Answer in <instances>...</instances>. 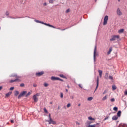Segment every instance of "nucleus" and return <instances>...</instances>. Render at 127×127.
I'll return each instance as SVG.
<instances>
[{
    "instance_id": "f257e3e1",
    "label": "nucleus",
    "mask_w": 127,
    "mask_h": 127,
    "mask_svg": "<svg viewBox=\"0 0 127 127\" xmlns=\"http://www.w3.org/2000/svg\"><path fill=\"white\" fill-rule=\"evenodd\" d=\"M35 22H37V23H41L42 24H44V25H46V26H49V27H52V28H56L55 27L53 26V25H51L49 24H47L46 23H44L42 21H40L38 20H35Z\"/></svg>"
},
{
    "instance_id": "f03ea898",
    "label": "nucleus",
    "mask_w": 127,
    "mask_h": 127,
    "mask_svg": "<svg viewBox=\"0 0 127 127\" xmlns=\"http://www.w3.org/2000/svg\"><path fill=\"white\" fill-rule=\"evenodd\" d=\"M49 120H46V122H48L49 125H50V124H52L53 125H56V122L53 121L52 119H51L50 113L49 114Z\"/></svg>"
},
{
    "instance_id": "7ed1b4c3",
    "label": "nucleus",
    "mask_w": 127,
    "mask_h": 127,
    "mask_svg": "<svg viewBox=\"0 0 127 127\" xmlns=\"http://www.w3.org/2000/svg\"><path fill=\"white\" fill-rule=\"evenodd\" d=\"M10 77H16L17 79L15 80H11L10 81V83H14V82H16V81H18V82H20V80L18 79V78H20V76H17V75H11Z\"/></svg>"
},
{
    "instance_id": "20e7f679",
    "label": "nucleus",
    "mask_w": 127,
    "mask_h": 127,
    "mask_svg": "<svg viewBox=\"0 0 127 127\" xmlns=\"http://www.w3.org/2000/svg\"><path fill=\"white\" fill-rule=\"evenodd\" d=\"M96 56H97V45L95 46L94 50L93 59L94 63L96 62Z\"/></svg>"
},
{
    "instance_id": "39448f33",
    "label": "nucleus",
    "mask_w": 127,
    "mask_h": 127,
    "mask_svg": "<svg viewBox=\"0 0 127 127\" xmlns=\"http://www.w3.org/2000/svg\"><path fill=\"white\" fill-rule=\"evenodd\" d=\"M120 36L119 35H114L112 37V38L110 39V41H115L116 39H119Z\"/></svg>"
},
{
    "instance_id": "423d86ee",
    "label": "nucleus",
    "mask_w": 127,
    "mask_h": 127,
    "mask_svg": "<svg viewBox=\"0 0 127 127\" xmlns=\"http://www.w3.org/2000/svg\"><path fill=\"white\" fill-rule=\"evenodd\" d=\"M109 19V17L108 15L105 16L103 22V25H106L108 23V20Z\"/></svg>"
},
{
    "instance_id": "0eeeda50",
    "label": "nucleus",
    "mask_w": 127,
    "mask_h": 127,
    "mask_svg": "<svg viewBox=\"0 0 127 127\" xmlns=\"http://www.w3.org/2000/svg\"><path fill=\"white\" fill-rule=\"evenodd\" d=\"M116 13L118 16H121V15H123V13H122V11H121V10L120 8H117L116 11Z\"/></svg>"
},
{
    "instance_id": "6e6552de",
    "label": "nucleus",
    "mask_w": 127,
    "mask_h": 127,
    "mask_svg": "<svg viewBox=\"0 0 127 127\" xmlns=\"http://www.w3.org/2000/svg\"><path fill=\"white\" fill-rule=\"evenodd\" d=\"M26 93H27V92L25 91H24L21 92L18 97V99H20V98H21V97H22V96H24V95H25V94H26Z\"/></svg>"
},
{
    "instance_id": "1a4fd4ad",
    "label": "nucleus",
    "mask_w": 127,
    "mask_h": 127,
    "mask_svg": "<svg viewBox=\"0 0 127 127\" xmlns=\"http://www.w3.org/2000/svg\"><path fill=\"white\" fill-rule=\"evenodd\" d=\"M51 80H52V81H58L59 80H60V78L58 77H55L54 76H52Z\"/></svg>"
},
{
    "instance_id": "9d476101",
    "label": "nucleus",
    "mask_w": 127,
    "mask_h": 127,
    "mask_svg": "<svg viewBox=\"0 0 127 127\" xmlns=\"http://www.w3.org/2000/svg\"><path fill=\"white\" fill-rule=\"evenodd\" d=\"M43 74H44V72H43V71H41V72L36 73V75L38 77H40V76L43 75Z\"/></svg>"
},
{
    "instance_id": "9b49d317",
    "label": "nucleus",
    "mask_w": 127,
    "mask_h": 127,
    "mask_svg": "<svg viewBox=\"0 0 127 127\" xmlns=\"http://www.w3.org/2000/svg\"><path fill=\"white\" fill-rule=\"evenodd\" d=\"M33 99L34 102H35L38 101V98H37V97H36V95H33Z\"/></svg>"
},
{
    "instance_id": "f8f14e48",
    "label": "nucleus",
    "mask_w": 127,
    "mask_h": 127,
    "mask_svg": "<svg viewBox=\"0 0 127 127\" xmlns=\"http://www.w3.org/2000/svg\"><path fill=\"white\" fill-rule=\"evenodd\" d=\"M98 87H99V77H97V85H96V89H95L94 92H96V91H97V89H98Z\"/></svg>"
},
{
    "instance_id": "ddd939ff",
    "label": "nucleus",
    "mask_w": 127,
    "mask_h": 127,
    "mask_svg": "<svg viewBox=\"0 0 127 127\" xmlns=\"http://www.w3.org/2000/svg\"><path fill=\"white\" fill-rule=\"evenodd\" d=\"M118 117L117 115H114L112 117L113 121H117V120L118 119Z\"/></svg>"
},
{
    "instance_id": "4468645a",
    "label": "nucleus",
    "mask_w": 127,
    "mask_h": 127,
    "mask_svg": "<svg viewBox=\"0 0 127 127\" xmlns=\"http://www.w3.org/2000/svg\"><path fill=\"white\" fill-rule=\"evenodd\" d=\"M112 50H113V48L112 47H110L109 48V51L107 52V55H109V54H111V52H112Z\"/></svg>"
},
{
    "instance_id": "2eb2a0df",
    "label": "nucleus",
    "mask_w": 127,
    "mask_h": 127,
    "mask_svg": "<svg viewBox=\"0 0 127 127\" xmlns=\"http://www.w3.org/2000/svg\"><path fill=\"white\" fill-rule=\"evenodd\" d=\"M122 114V111L121 110H119L118 113H117V117H121V115Z\"/></svg>"
},
{
    "instance_id": "dca6fc26",
    "label": "nucleus",
    "mask_w": 127,
    "mask_h": 127,
    "mask_svg": "<svg viewBox=\"0 0 127 127\" xmlns=\"http://www.w3.org/2000/svg\"><path fill=\"white\" fill-rule=\"evenodd\" d=\"M99 123H97L96 124H94V125H89L88 126V127H96V126H97V125H99Z\"/></svg>"
},
{
    "instance_id": "f3484780",
    "label": "nucleus",
    "mask_w": 127,
    "mask_h": 127,
    "mask_svg": "<svg viewBox=\"0 0 127 127\" xmlns=\"http://www.w3.org/2000/svg\"><path fill=\"white\" fill-rule=\"evenodd\" d=\"M8 18H11L12 19H16V18H19V17H11V16H8Z\"/></svg>"
},
{
    "instance_id": "a211bd4d",
    "label": "nucleus",
    "mask_w": 127,
    "mask_h": 127,
    "mask_svg": "<svg viewBox=\"0 0 127 127\" xmlns=\"http://www.w3.org/2000/svg\"><path fill=\"white\" fill-rule=\"evenodd\" d=\"M108 99V95H105L104 97L102 98V101H106Z\"/></svg>"
},
{
    "instance_id": "6ab92c4d",
    "label": "nucleus",
    "mask_w": 127,
    "mask_h": 127,
    "mask_svg": "<svg viewBox=\"0 0 127 127\" xmlns=\"http://www.w3.org/2000/svg\"><path fill=\"white\" fill-rule=\"evenodd\" d=\"M98 72L99 73V76L101 78L103 75V71H102V70H98Z\"/></svg>"
},
{
    "instance_id": "aec40b11",
    "label": "nucleus",
    "mask_w": 127,
    "mask_h": 127,
    "mask_svg": "<svg viewBox=\"0 0 127 127\" xmlns=\"http://www.w3.org/2000/svg\"><path fill=\"white\" fill-rule=\"evenodd\" d=\"M12 92H9L8 93L6 94V97H9V96H10V95H11Z\"/></svg>"
},
{
    "instance_id": "412c9836",
    "label": "nucleus",
    "mask_w": 127,
    "mask_h": 127,
    "mask_svg": "<svg viewBox=\"0 0 127 127\" xmlns=\"http://www.w3.org/2000/svg\"><path fill=\"white\" fill-rule=\"evenodd\" d=\"M124 32V29H121L118 30V33H123Z\"/></svg>"
},
{
    "instance_id": "4be33fe9",
    "label": "nucleus",
    "mask_w": 127,
    "mask_h": 127,
    "mask_svg": "<svg viewBox=\"0 0 127 127\" xmlns=\"http://www.w3.org/2000/svg\"><path fill=\"white\" fill-rule=\"evenodd\" d=\"M116 89H117V86H116V85H112L113 91H115V90H116Z\"/></svg>"
},
{
    "instance_id": "5701e85b",
    "label": "nucleus",
    "mask_w": 127,
    "mask_h": 127,
    "mask_svg": "<svg viewBox=\"0 0 127 127\" xmlns=\"http://www.w3.org/2000/svg\"><path fill=\"white\" fill-rule=\"evenodd\" d=\"M88 120H89V121H95V119L92 118L91 116L88 117Z\"/></svg>"
},
{
    "instance_id": "b1692460",
    "label": "nucleus",
    "mask_w": 127,
    "mask_h": 127,
    "mask_svg": "<svg viewBox=\"0 0 127 127\" xmlns=\"http://www.w3.org/2000/svg\"><path fill=\"white\" fill-rule=\"evenodd\" d=\"M59 76L61 77V78H64V79L66 78V76H65L64 75H63V74H60Z\"/></svg>"
},
{
    "instance_id": "393cba45",
    "label": "nucleus",
    "mask_w": 127,
    "mask_h": 127,
    "mask_svg": "<svg viewBox=\"0 0 127 127\" xmlns=\"http://www.w3.org/2000/svg\"><path fill=\"white\" fill-rule=\"evenodd\" d=\"M93 100V97H90L87 98V100L91 101Z\"/></svg>"
},
{
    "instance_id": "a878e982",
    "label": "nucleus",
    "mask_w": 127,
    "mask_h": 127,
    "mask_svg": "<svg viewBox=\"0 0 127 127\" xmlns=\"http://www.w3.org/2000/svg\"><path fill=\"white\" fill-rule=\"evenodd\" d=\"M120 127H127V124H123L120 126Z\"/></svg>"
},
{
    "instance_id": "bb28decb",
    "label": "nucleus",
    "mask_w": 127,
    "mask_h": 127,
    "mask_svg": "<svg viewBox=\"0 0 127 127\" xmlns=\"http://www.w3.org/2000/svg\"><path fill=\"white\" fill-rule=\"evenodd\" d=\"M18 94H19V92H18V91H16L15 92V96H18Z\"/></svg>"
},
{
    "instance_id": "cd10ccee",
    "label": "nucleus",
    "mask_w": 127,
    "mask_h": 127,
    "mask_svg": "<svg viewBox=\"0 0 127 127\" xmlns=\"http://www.w3.org/2000/svg\"><path fill=\"white\" fill-rule=\"evenodd\" d=\"M30 95H31V91L29 92L26 95V97H28V96H30Z\"/></svg>"
},
{
    "instance_id": "c85d7f7f",
    "label": "nucleus",
    "mask_w": 127,
    "mask_h": 127,
    "mask_svg": "<svg viewBox=\"0 0 127 127\" xmlns=\"http://www.w3.org/2000/svg\"><path fill=\"white\" fill-rule=\"evenodd\" d=\"M44 87H48L49 86V84H48V83H44Z\"/></svg>"
},
{
    "instance_id": "c756f323",
    "label": "nucleus",
    "mask_w": 127,
    "mask_h": 127,
    "mask_svg": "<svg viewBox=\"0 0 127 127\" xmlns=\"http://www.w3.org/2000/svg\"><path fill=\"white\" fill-rule=\"evenodd\" d=\"M113 110H114V111H118V107H114L113 108Z\"/></svg>"
},
{
    "instance_id": "7c9ffc66",
    "label": "nucleus",
    "mask_w": 127,
    "mask_h": 127,
    "mask_svg": "<svg viewBox=\"0 0 127 127\" xmlns=\"http://www.w3.org/2000/svg\"><path fill=\"white\" fill-rule=\"evenodd\" d=\"M49 0V3H53V0Z\"/></svg>"
},
{
    "instance_id": "2f4dec72",
    "label": "nucleus",
    "mask_w": 127,
    "mask_h": 127,
    "mask_svg": "<svg viewBox=\"0 0 127 127\" xmlns=\"http://www.w3.org/2000/svg\"><path fill=\"white\" fill-rule=\"evenodd\" d=\"M86 123H87L88 125H91L92 124V122L91 121H87Z\"/></svg>"
},
{
    "instance_id": "473e14b6",
    "label": "nucleus",
    "mask_w": 127,
    "mask_h": 127,
    "mask_svg": "<svg viewBox=\"0 0 127 127\" xmlns=\"http://www.w3.org/2000/svg\"><path fill=\"white\" fill-rule=\"evenodd\" d=\"M44 111L45 112V113H48V111L45 108H44Z\"/></svg>"
},
{
    "instance_id": "72a5a7b5",
    "label": "nucleus",
    "mask_w": 127,
    "mask_h": 127,
    "mask_svg": "<svg viewBox=\"0 0 127 127\" xmlns=\"http://www.w3.org/2000/svg\"><path fill=\"white\" fill-rule=\"evenodd\" d=\"M69 12H70V9H68L66 11V13H69Z\"/></svg>"
},
{
    "instance_id": "f704fd0d",
    "label": "nucleus",
    "mask_w": 127,
    "mask_h": 127,
    "mask_svg": "<svg viewBox=\"0 0 127 127\" xmlns=\"http://www.w3.org/2000/svg\"><path fill=\"white\" fill-rule=\"evenodd\" d=\"M70 107H71V104L70 103H68L67 105V108H70Z\"/></svg>"
},
{
    "instance_id": "c9c22d12",
    "label": "nucleus",
    "mask_w": 127,
    "mask_h": 127,
    "mask_svg": "<svg viewBox=\"0 0 127 127\" xmlns=\"http://www.w3.org/2000/svg\"><path fill=\"white\" fill-rule=\"evenodd\" d=\"M6 15H7V16H8V15H9V12H8V11L6 12L5 13Z\"/></svg>"
},
{
    "instance_id": "e433bc0d",
    "label": "nucleus",
    "mask_w": 127,
    "mask_h": 127,
    "mask_svg": "<svg viewBox=\"0 0 127 127\" xmlns=\"http://www.w3.org/2000/svg\"><path fill=\"white\" fill-rule=\"evenodd\" d=\"M20 87H24V83H21V84L20 85Z\"/></svg>"
},
{
    "instance_id": "4c0bfd02",
    "label": "nucleus",
    "mask_w": 127,
    "mask_h": 127,
    "mask_svg": "<svg viewBox=\"0 0 127 127\" xmlns=\"http://www.w3.org/2000/svg\"><path fill=\"white\" fill-rule=\"evenodd\" d=\"M60 97L61 98H63V93H60Z\"/></svg>"
},
{
    "instance_id": "58836bf2",
    "label": "nucleus",
    "mask_w": 127,
    "mask_h": 127,
    "mask_svg": "<svg viewBox=\"0 0 127 127\" xmlns=\"http://www.w3.org/2000/svg\"><path fill=\"white\" fill-rule=\"evenodd\" d=\"M43 5L44 6H46V5H47V3H46V2L44 3L43 4Z\"/></svg>"
},
{
    "instance_id": "ea45409f",
    "label": "nucleus",
    "mask_w": 127,
    "mask_h": 127,
    "mask_svg": "<svg viewBox=\"0 0 127 127\" xmlns=\"http://www.w3.org/2000/svg\"><path fill=\"white\" fill-rule=\"evenodd\" d=\"M108 91H107V90H105L104 92H103V94L105 95V94H107V92Z\"/></svg>"
},
{
    "instance_id": "a19ab883",
    "label": "nucleus",
    "mask_w": 127,
    "mask_h": 127,
    "mask_svg": "<svg viewBox=\"0 0 127 127\" xmlns=\"http://www.w3.org/2000/svg\"><path fill=\"white\" fill-rule=\"evenodd\" d=\"M78 86L80 88H81V89H83V87L82 86V84H79Z\"/></svg>"
},
{
    "instance_id": "79ce46f5",
    "label": "nucleus",
    "mask_w": 127,
    "mask_h": 127,
    "mask_svg": "<svg viewBox=\"0 0 127 127\" xmlns=\"http://www.w3.org/2000/svg\"><path fill=\"white\" fill-rule=\"evenodd\" d=\"M111 102H115V99L114 98H112L111 99Z\"/></svg>"
},
{
    "instance_id": "37998d69",
    "label": "nucleus",
    "mask_w": 127,
    "mask_h": 127,
    "mask_svg": "<svg viewBox=\"0 0 127 127\" xmlns=\"http://www.w3.org/2000/svg\"><path fill=\"white\" fill-rule=\"evenodd\" d=\"M109 79H110V80H113V76H109Z\"/></svg>"
},
{
    "instance_id": "c03bdc74",
    "label": "nucleus",
    "mask_w": 127,
    "mask_h": 127,
    "mask_svg": "<svg viewBox=\"0 0 127 127\" xmlns=\"http://www.w3.org/2000/svg\"><path fill=\"white\" fill-rule=\"evenodd\" d=\"M14 89V87H12L10 88V91H12V90Z\"/></svg>"
},
{
    "instance_id": "a18cd8bd",
    "label": "nucleus",
    "mask_w": 127,
    "mask_h": 127,
    "mask_svg": "<svg viewBox=\"0 0 127 127\" xmlns=\"http://www.w3.org/2000/svg\"><path fill=\"white\" fill-rule=\"evenodd\" d=\"M109 119V117H106L104 118V121H106V120H108Z\"/></svg>"
},
{
    "instance_id": "49530a36",
    "label": "nucleus",
    "mask_w": 127,
    "mask_h": 127,
    "mask_svg": "<svg viewBox=\"0 0 127 127\" xmlns=\"http://www.w3.org/2000/svg\"><path fill=\"white\" fill-rule=\"evenodd\" d=\"M124 95H127V90H126V91H125V92H124Z\"/></svg>"
},
{
    "instance_id": "de8ad7c7",
    "label": "nucleus",
    "mask_w": 127,
    "mask_h": 127,
    "mask_svg": "<svg viewBox=\"0 0 127 127\" xmlns=\"http://www.w3.org/2000/svg\"><path fill=\"white\" fill-rule=\"evenodd\" d=\"M34 96H36V97H37L38 96H39V94L37 93L35 95H34Z\"/></svg>"
},
{
    "instance_id": "09e8293b",
    "label": "nucleus",
    "mask_w": 127,
    "mask_h": 127,
    "mask_svg": "<svg viewBox=\"0 0 127 127\" xmlns=\"http://www.w3.org/2000/svg\"><path fill=\"white\" fill-rule=\"evenodd\" d=\"M76 125H80V123H79L78 122H76Z\"/></svg>"
},
{
    "instance_id": "8fccbe9b",
    "label": "nucleus",
    "mask_w": 127,
    "mask_h": 127,
    "mask_svg": "<svg viewBox=\"0 0 127 127\" xmlns=\"http://www.w3.org/2000/svg\"><path fill=\"white\" fill-rule=\"evenodd\" d=\"M60 29V30H63V31L66 30V29Z\"/></svg>"
},
{
    "instance_id": "3c124183",
    "label": "nucleus",
    "mask_w": 127,
    "mask_h": 127,
    "mask_svg": "<svg viewBox=\"0 0 127 127\" xmlns=\"http://www.w3.org/2000/svg\"><path fill=\"white\" fill-rule=\"evenodd\" d=\"M2 89V86H0V91H1Z\"/></svg>"
},
{
    "instance_id": "603ef678",
    "label": "nucleus",
    "mask_w": 127,
    "mask_h": 127,
    "mask_svg": "<svg viewBox=\"0 0 127 127\" xmlns=\"http://www.w3.org/2000/svg\"><path fill=\"white\" fill-rule=\"evenodd\" d=\"M37 85H36L35 84H33V87H37Z\"/></svg>"
},
{
    "instance_id": "864d4df0",
    "label": "nucleus",
    "mask_w": 127,
    "mask_h": 127,
    "mask_svg": "<svg viewBox=\"0 0 127 127\" xmlns=\"http://www.w3.org/2000/svg\"><path fill=\"white\" fill-rule=\"evenodd\" d=\"M58 81H61V82H63V80L61 79L60 78V80H59Z\"/></svg>"
},
{
    "instance_id": "5fc2aeb1",
    "label": "nucleus",
    "mask_w": 127,
    "mask_h": 127,
    "mask_svg": "<svg viewBox=\"0 0 127 127\" xmlns=\"http://www.w3.org/2000/svg\"><path fill=\"white\" fill-rule=\"evenodd\" d=\"M11 123H12V124H13V123H14V121L13 120H11Z\"/></svg>"
},
{
    "instance_id": "6e6d98bb",
    "label": "nucleus",
    "mask_w": 127,
    "mask_h": 127,
    "mask_svg": "<svg viewBox=\"0 0 127 127\" xmlns=\"http://www.w3.org/2000/svg\"><path fill=\"white\" fill-rule=\"evenodd\" d=\"M121 1V0H118V2H120Z\"/></svg>"
},
{
    "instance_id": "4d7b16f0",
    "label": "nucleus",
    "mask_w": 127,
    "mask_h": 127,
    "mask_svg": "<svg viewBox=\"0 0 127 127\" xmlns=\"http://www.w3.org/2000/svg\"><path fill=\"white\" fill-rule=\"evenodd\" d=\"M66 93H68V89H66Z\"/></svg>"
},
{
    "instance_id": "13d9d810",
    "label": "nucleus",
    "mask_w": 127,
    "mask_h": 127,
    "mask_svg": "<svg viewBox=\"0 0 127 127\" xmlns=\"http://www.w3.org/2000/svg\"><path fill=\"white\" fill-rule=\"evenodd\" d=\"M80 106H81V104H78V107H80Z\"/></svg>"
},
{
    "instance_id": "bf43d9fd",
    "label": "nucleus",
    "mask_w": 127,
    "mask_h": 127,
    "mask_svg": "<svg viewBox=\"0 0 127 127\" xmlns=\"http://www.w3.org/2000/svg\"><path fill=\"white\" fill-rule=\"evenodd\" d=\"M98 0H95V2H97V1Z\"/></svg>"
},
{
    "instance_id": "052dcab7",
    "label": "nucleus",
    "mask_w": 127,
    "mask_h": 127,
    "mask_svg": "<svg viewBox=\"0 0 127 127\" xmlns=\"http://www.w3.org/2000/svg\"><path fill=\"white\" fill-rule=\"evenodd\" d=\"M68 88H70V86H69V85L67 86Z\"/></svg>"
},
{
    "instance_id": "680f3d73",
    "label": "nucleus",
    "mask_w": 127,
    "mask_h": 127,
    "mask_svg": "<svg viewBox=\"0 0 127 127\" xmlns=\"http://www.w3.org/2000/svg\"><path fill=\"white\" fill-rule=\"evenodd\" d=\"M50 104H52V102H50Z\"/></svg>"
},
{
    "instance_id": "e2e57ef3",
    "label": "nucleus",
    "mask_w": 127,
    "mask_h": 127,
    "mask_svg": "<svg viewBox=\"0 0 127 127\" xmlns=\"http://www.w3.org/2000/svg\"><path fill=\"white\" fill-rule=\"evenodd\" d=\"M72 99H74V97H72Z\"/></svg>"
},
{
    "instance_id": "0e129e2a",
    "label": "nucleus",
    "mask_w": 127,
    "mask_h": 127,
    "mask_svg": "<svg viewBox=\"0 0 127 127\" xmlns=\"http://www.w3.org/2000/svg\"><path fill=\"white\" fill-rule=\"evenodd\" d=\"M0 29H1V28H0Z\"/></svg>"
}]
</instances>
